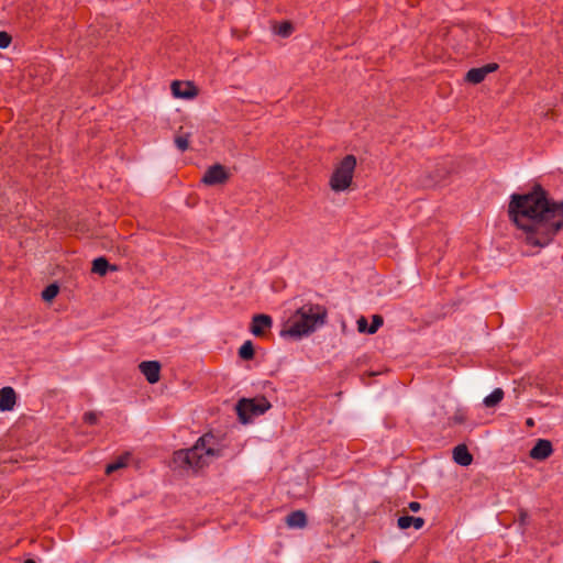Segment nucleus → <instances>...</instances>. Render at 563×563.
Listing matches in <instances>:
<instances>
[{
    "label": "nucleus",
    "instance_id": "obj_1",
    "mask_svg": "<svg viewBox=\"0 0 563 563\" xmlns=\"http://www.w3.org/2000/svg\"><path fill=\"white\" fill-rule=\"evenodd\" d=\"M508 216L527 245L542 249L563 229V200H553L536 183L528 192L510 196Z\"/></svg>",
    "mask_w": 563,
    "mask_h": 563
},
{
    "label": "nucleus",
    "instance_id": "obj_2",
    "mask_svg": "<svg viewBox=\"0 0 563 563\" xmlns=\"http://www.w3.org/2000/svg\"><path fill=\"white\" fill-rule=\"evenodd\" d=\"M292 319L284 324L279 334L283 338L299 340L327 323L328 309L319 303L307 302L295 311Z\"/></svg>",
    "mask_w": 563,
    "mask_h": 563
},
{
    "label": "nucleus",
    "instance_id": "obj_3",
    "mask_svg": "<svg viewBox=\"0 0 563 563\" xmlns=\"http://www.w3.org/2000/svg\"><path fill=\"white\" fill-rule=\"evenodd\" d=\"M213 437L210 434H203L200 437L194 446L190 449L178 450L173 454V462L177 467L180 468H192L198 471L208 465L207 457L220 456V450H214L209 446L208 443Z\"/></svg>",
    "mask_w": 563,
    "mask_h": 563
},
{
    "label": "nucleus",
    "instance_id": "obj_4",
    "mask_svg": "<svg viewBox=\"0 0 563 563\" xmlns=\"http://www.w3.org/2000/svg\"><path fill=\"white\" fill-rule=\"evenodd\" d=\"M355 167L356 157L352 154L344 156L330 177L331 189L336 192L346 190L352 184Z\"/></svg>",
    "mask_w": 563,
    "mask_h": 563
},
{
    "label": "nucleus",
    "instance_id": "obj_5",
    "mask_svg": "<svg viewBox=\"0 0 563 563\" xmlns=\"http://www.w3.org/2000/svg\"><path fill=\"white\" fill-rule=\"evenodd\" d=\"M271 408L272 404L264 396L241 398L235 405L238 418L243 424L250 423L253 417L264 415Z\"/></svg>",
    "mask_w": 563,
    "mask_h": 563
},
{
    "label": "nucleus",
    "instance_id": "obj_6",
    "mask_svg": "<svg viewBox=\"0 0 563 563\" xmlns=\"http://www.w3.org/2000/svg\"><path fill=\"white\" fill-rule=\"evenodd\" d=\"M453 172L449 162H441L435 164L434 168L428 172L420 179V184L426 188H431L443 184Z\"/></svg>",
    "mask_w": 563,
    "mask_h": 563
},
{
    "label": "nucleus",
    "instance_id": "obj_7",
    "mask_svg": "<svg viewBox=\"0 0 563 563\" xmlns=\"http://www.w3.org/2000/svg\"><path fill=\"white\" fill-rule=\"evenodd\" d=\"M230 178L227 168L221 164H214L207 168L201 181L207 186H217L225 184Z\"/></svg>",
    "mask_w": 563,
    "mask_h": 563
},
{
    "label": "nucleus",
    "instance_id": "obj_8",
    "mask_svg": "<svg viewBox=\"0 0 563 563\" xmlns=\"http://www.w3.org/2000/svg\"><path fill=\"white\" fill-rule=\"evenodd\" d=\"M273 325V319L265 313L254 314L250 324V332L256 338H263Z\"/></svg>",
    "mask_w": 563,
    "mask_h": 563
},
{
    "label": "nucleus",
    "instance_id": "obj_9",
    "mask_svg": "<svg viewBox=\"0 0 563 563\" xmlns=\"http://www.w3.org/2000/svg\"><path fill=\"white\" fill-rule=\"evenodd\" d=\"M498 64L489 63L482 67L471 68L465 75V81L477 85L481 84L488 74L494 73L498 69Z\"/></svg>",
    "mask_w": 563,
    "mask_h": 563
},
{
    "label": "nucleus",
    "instance_id": "obj_10",
    "mask_svg": "<svg viewBox=\"0 0 563 563\" xmlns=\"http://www.w3.org/2000/svg\"><path fill=\"white\" fill-rule=\"evenodd\" d=\"M170 88L176 98L191 99L198 95V88L190 81L174 80Z\"/></svg>",
    "mask_w": 563,
    "mask_h": 563
},
{
    "label": "nucleus",
    "instance_id": "obj_11",
    "mask_svg": "<svg viewBox=\"0 0 563 563\" xmlns=\"http://www.w3.org/2000/svg\"><path fill=\"white\" fill-rule=\"evenodd\" d=\"M553 453V445L550 440L538 439L529 452L531 459L537 461H544Z\"/></svg>",
    "mask_w": 563,
    "mask_h": 563
},
{
    "label": "nucleus",
    "instance_id": "obj_12",
    "mask_svg": "<svg viewBox=\"0 0 563 563\" xmlns=\"http://www.w3.org/2000/svg\"><path fill=\"white\" fill-rule=\"evenodd\" d=\"M139 368L150 384H155L161 378V363L158 361H143Z\"/></svg>",
    "mask_w": 563,
    "mask_h": 563
},
{
    "label": "nucleus",
    "instance_id": "obj_13",
    "mask_svg": "<svg viewBox=\"0 0 563 563\" xmlns=\"http://www.w3.org/2000/svg\"><path fill=\"white\" fill-rule=\"evenodd\" d=\"M16 402L15 390L5 386L0 389V411H11Z\"/></svg>",
    "mask_w": 563,
    "mask_h": 563
},
{
    "label": "nucleus",
    "instance_id": "obj_14",
    "mask_svg": "<svg viewBox=\"0 0 563 563\" xmlns=\"http://www.w3.org/2000/svg\"><path fill=\"white\" fill-rule=\"evenodd\" d=\"M285 522L288 528L303 529L308 525V519L303 510H295L287 515Z\"/></svg>",
    "mask_w": 563,
    "mask_h": 563
},
{
    "label": "nucleus",
    "instance_id": "obj_15",
    "mask_svg": "<svg viewBox=\"0 0 563 563\" xmlns=\"http://www.w3.org/2000/svg\"><path fill=\"white\" fill-rule=\"evenodd\" d=\"M453 461L461 466H468L473 462V455L465 444H459L453 449Z\"/></svg>",
    "mask_w": 563,
    "mask_h": 563
},
{
    "label": "nucleus",
    "instance_id": "obj_16",
    "mask_svg": "<svg viewBox=\"0 0 563 563\" xmlns=\"http://www.w3.org/2000/svg\"><path fill=\"white\" fill-rule=\"evenodd\" d=\"M397 526L401 530H407L410 527H413L416 530H419L424 526V519L421 517L404 515L398 518Z\"/></svg>",
    "mask_w": 563,
    "mask_h": 563
},
{
    "label": "nucleus",
    "instance_id": "obj_17",
    "mask_svg": "<svg viewBox=\"0 0 563 563\" xmlns=\"http://www.w3.org/2000/svg\"><path fill=\"white\" fill-rule=\"evenodd\" d=\"M109 271L115 272L118 271V266L111 265L109 261L103 256L97 257L92 261V273L98 274L99 276H104Z\"/></svg>",
    "mask_w": 563,
    "mask_h": 563
},
{
    "label": "nucleus",
    "instance_id": "obj_18",
    "mask_svg": "<svg viewBox=\"0 0 563 563\" xmlns=\"http://www.w3.org/2000/svg\"><path fill=\"white\" fill-rule=\"evenodd\" d=\"M239 357L243 361H251L255 356L254 344L251 340L245 341L239 349Z\"/></svg>",
    "mask_w": 563,
    "mask_h": 563
},
{
    "label": "nucleus",
    "instance_id": "obj_19",
    "mask_svg": "<svg viewBox=\"0 0 563 563\" xmlns=\"http://www.w3.org/2000/svg\"><path fill=\"white\" fill-rule=\"evenodd\" d=\"M504 390L501 388L494 389L488 396L484 398V405L487 408L497 406L504 398Z\"/></svg>",
    "mask_w": 563,
    "mask_h": 563
},
{
    "label": "nucleus",
    "instance_id": "obj_20",
    "mask_svg": "<svg viewBox=\"0 0 563 563\" xmlns=\"http://www.w3.org/2000/svg\"><path fill=\"white\" fill-rule=\"evenodd\" d=\"M129 454L119 456L114 462L109 463L106 466V474H112L113 472L123 468L128 465Z\"/></svg>",
    "mask_w": 563,
    "mask_h": 563
},
{
    "label": "nucleus",
    "instance_id": "obj_21",
    "mask_svg": "<svg viewBox=\"0 0 563 563\" xmlns=\"http://www.w3.org/2000/svg\"><path fill=\"white\" fill-rule=\"evenodd\" d=\"M59 292V286L56 283L49 284L42 291V299L46 302H51Z\"/></svg>",
    "mask_w": 563,
    "mask_h": 563
},
{
    "label": "nucleus",
    "instance_id": "obj_22",
    "mask_svg": "<svg viewBox=\"0 0 563 563\" xmlns=\"http://www.w3.org/2000/svg\"><path fill=\"white\" fill-rule=\"evenodd\" d=\"M275 33L282 37H288L294 31V26L289 21H283L274 27Z\"/></svg>",
    "mask_w": 563,
    "mask_h": 563
},
{
    "label": "nucleus",
    "instance_id": "obj_23",
    "mask_svg": "<svg viewBox=\"0 0 563 563\" xmlns=\"http://www.w3.org/2000/svg\"><path fill=\"white\" fill-rule=\"evenodd\" d=\"M175 145L181 152H185L189 148V134L177 135L175 137Z\"/></svg>",
    "mask_w": 563,
    "mask_h": 563
},
{
    "label": "nucleus",
    "instance_id": "obj_24",
    "mask_svg": "<svg viewBox=\"0 0 563 563\" xmlns=\"http://www.w3.org/2000/svg\"><path fill=\"white\" fill-rule=\"evenodd\" d=\"M384 323V319L382 316L379 314H374L372 317V323L371 325L368 327L367 329V333L368 334H374L377 332V330L383 325Z\"/></svg>",
    "mask_w": 563,
    "mask_h": 563
},
{
    "label": "nucleus",
    "instance_id": "obj_25",
    "mask_svg": "<svg viewBox=\"0 0 563 563\" xmlns=\"http://www.w3.org/2000/svg\"><path fill=\"white\" fill-rule=\"evenodd\" d=\"M12 42L11 35L5 31H0V48H7Z\"/></svg>",
    "mask_w": 563,
    "mask_h": 563
},
{
    "label": "nucleus",
    "instance_id": "obj_26",
    "mask_svg": "<svg viewBox=\"0 0 563 563\" xmlns=\"http://www.w3.org/2000/svg\"><path fill=\"white\" fill-rule=\"evenodd\" d=\"M82 419H84L85 423L90 424V426H95L98 422V416L93 411L85 412Z\"/></svg>",
    "mask_w": 563,
    "mask_h": 563
},
{
    "label": "nucleus",
    "instance_id": "obj_27",
    "mask_svg": "<svg viewBox=\"0 0 563 563\" xmlns=\"http://www.w3.org/2000/svg\"><path fill=\"white\" fill-rule=\"evenodd\" d=\"M528 518H529V515H528V511L523 508H520L518 510V521L520 523V526H526L528 523Z\"/></svg>",
    "mask_w": 563,
    "mask_h": 563
},
{
    "label": "nucleus",
    "instance_id": "obj_28",
    "mask_svg": "<svg viewBox=\"0 0 563 563\" xmlns=\"http://www.w3.org/2000/svg\"><path fill=\"white\" fill-rule=\"evenodd\" d=\"M368 323H367V320L365 317H361L358 320H357V330L358 332L361 333H367V329H368Z\"/></svg>",
    "mask_w": 563,
    "mask_h": 563
},
{
    "label": "nucleus",
    "instance_id": "obj_29",
    "mask_svg": "<svg viewBox=\"0 0 563 563\" xmlns=\"http://www.w3.org/2000/svg\"><path fill=\"white\" fill-rule=\"evenodd\" d=\"M408 509L411 510L412 512H417L421 509V504L418 501H410L408 504Z\"/></svg>",
    "mask_w": 563,
    "mask_h": 563
},
{
    "label": "nucleus",
    "instance_id": "obj_30",
    "mask_svg": "<svg viewBox=\"0 0 563 563\" xmlns=\"http://www.w3.org/2000/svg\"><path fill=\"white\" fill-rule=\"evenodd\" d=\"M453 419L455 423H463L465 421V418L463 416H454Z\"/></svg>",
    "mask_w": 563,
    "mask_h": 563
},
{
    "label": "nucleus",
    "instance_id": "obj_31",
    "mask_svg": "<svg viewBox=\"0 0 563 563\" xmlns=\"http://www.w3.org/2000/svg\"><path fill=\"white\" fill-rule=\"evenodd\" d=\"M526 424L528 427H533L534 426V420L532 418H528L527 421H526Z\"/></svg>",
    "mask_w": 563,
    "mask_h": 563
},
{
    "label": "nucleus",
    "instance_id": "obj_32",
    "mask_svg": "<svg viewBox=\"0 0 563 563\" xmlns=\"http://www.w3.org/2000/svg\"><path fill=\"white\" fill-rule=\"evenodd\" d=\"M24 563H36L33 559H27L24 561Z\"/></svg>",
    "mask_w": 563,
    "mask_h": 563
},
{
    "label": "nucleus",
    "instance_id": "obj_33",
    "mask_svg": "<svg viewBox=\"0 0 563 563\" xmlns=\"http://www.w3.org/2000/svg\"><path fill=\"white\" fill-rule=\"evenodd\" d=\"M371 563H380L379 561H372Z\"/></svg>",
    "mask_w": 563,
    "mask_h": 563
}]
</instances>
